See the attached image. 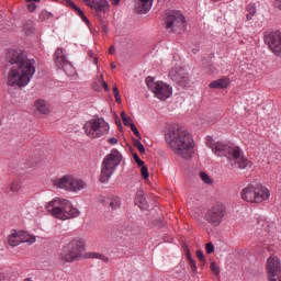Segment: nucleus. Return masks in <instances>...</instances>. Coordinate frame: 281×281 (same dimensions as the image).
Returning <instances> with one entry per match:
<instances>
[{
    "label": "nucleus",
    "instance_id": "f704fd0d",
    "mask_svg": "<svg viewBox=\"0 0 281 281\" xmlns=\"http://www.w3.org/2000/svg\"><path fill=\"white\" fill-rule=\"evenodd\" d=\"M132 133H134V135H136V137H138V139H142V134H139V130H137V126L135 125V123H133L130 126Z\"/></svg>",
    "mask_w": 281,
    "mask_h": 281
},
{
    "label": "nucleus",
    "instance_id": "49530a36",
    "mask_svg": "<svg viewBox=\"0 0 281 281\" xmlns=\"http://www.w3.org/2000/svg\"><path fill=\"white\" fill-rule=\"evenodd\" d=\"M83 2L86 3V5H88V8H93V3L94 1H91V0H83Z\"/></svg>",
    "mask_w": 281,
    "mask_h": 281
},
{
    "label": "nucleus",
    "instance_id": "c756f323",
    "mask_svg": "<svg viewBox=\"0 0 281 281\" xmlns=\"http://www.w3.org/2000/svg\"><path fill=\"white\" fill-rule=\"evenodd\" d=\"M121 117H122L123 124H124L125 126H131V125L134 124V123H133V119H131L130 116H127L125 112H122V113H121Z\"/></svg>",
    "mask_w": 281,
    "mask_h": 281
},
{
    "label": "nucleus",
    "instance_id": "f3484780",
    "mask_svg": "<svg viewBox=\"0 0 281 281\" xmlns=\"http://www.w3.org/2000/svg\"><path fill=\"white\" fill-rule=\"evenodd\" d=\"M71 177L72 175H64L61 177L55 178L53 180V186H55V188H58L59 190H65L66 192H69L71 186Z\"/></svg>",
    "mask_w": 281,
    "mask_h": 281
},
{
    "label": "nucleus",
    "instance_id": "4468645a",
    "mask_svg": "<svg viewBox=\"0 0 281 281\" xmlns=\"http://www.w3.org/2000/svg\"><path fill=\"white\" fill-rule=\"evenodd\" d=\"M22 243H29V245H32L33 243H36V238L27 234L25 231H13L9 236L10 247H19Z\"/></svg>",
    "mask_w": 281,
    "mask_h": 281
},
{
    "label": "nucleus",
    "instance_id": "1a4fd4ad",
    "mask_svg": "<svg viewBox=\"0 0 281 281\" xmlns=\"http://www.w3.org/2000/svg\"><path fill=\"white\" fill-rule=\"evenodd\" d=\"M226 214L227 209L225 207V204L217 203L207 210L205 221L213 227H218L221 223H223Z\"/></svg>",
    "mask_w": 281,
    "mask_h": 281
},
{
    "label": "nucleus",
    "instance_id": "6e6552de",
    "mask_svg": "<svg viewBox=\"0 0 281 281\" xmlns=\"http://www.w3.org/2000/svg\"><path fill=\"white\" fill-rule=\"evenodd\" d=\"M145 82L158 100H168V98H172V87L170 85L164 81H155V78L153 77H147Z\"/></svg>",
    "mask_w": 281,
    "mask_h": 281
},
{
    "label": "nucleus",
    "instance_id": "a878e982",
    "mask_svg": "<svg viewBox=\"0 0 281 281\" xmlns=\"http://www.w3.org/2000/svg\"><path fill=\"white\" fill-rule=\"evenodd\" d=\"M109 205L111 210H120L122 207V199L117 195H111L109 198Z\"/></svg>",
    "mask_w": 281,
    "mask_h": 281
},
{
    "label": "nucleus",
    "instance_id": "3c124183",
    "mask_svg": "<svg viewBox=\"0 0 281 281\" xmlns=\"http://www.w3.org/2000/svg\"><path fill=\"white\" fill-rule=\"evenodd\" d=\"M109 52L110 54H115V47H110Z\"/></svg>",
    "mask_w": 281,
    "mask_h": 281
},
{
    "label": "nucleus",
    "instance_id": "5701e85b",
    "mask_svg": "<svg viewBox=\"0 0 281 281\" xmlns=\"http://www.w3.org/2000/svg\"><path fill=\"white\" fill-rule=\"evenodd\" d=\"M110 8L111 5L109 4V0H99L93 2L91 10H95V12H103V14H106Z\"/></svg>",
    "mask_w": 281,
    "mask_h": 281
},
{
    "label": "nucleus",
    "instance_id": "9d476101",
    "mask_svg": "<svg viewBox=\"0 0 281 281\" xmlns=\"http://www.w3.org/2000/svg\"><path fill=\"white\" fill-rule=\"evenodd\" d=\"M68 202L69 200L67 199L55 198L45 204V210L50 216H54V218H57L58 221H64L66 211L65 204Z\"/></svg>",
    "mask_w": 281,
    "mask_h": 281
},
{
    "label": "nucleus",
    "instance_id": "0eeeda50",
    "mask_svg": "<svg viewBox=\"0 0 281 281\" xmlns=\"http://www.w3.org/2000/svg\"><path fill=\"white\" fill-rule=\"evenodd\" d=\"M111 126L102 117L89 120L83 125L85 135L90 139H100L108 135Z\"/></svg>",
    "mask_w": 281,
    "mask_h": 281
},
{
    "label": "nucleus",
    "instance_id": "6ab92c4d",
    "mask_svg": "<svg viewBox=\"0 0 281 281\" xmlns=\"http://www.w3.org/2000/svg\"><path fill=\"white\" fill-rule=\"evenodd\" d=\"M34 106L37 113H40L41 115H49V113H52V108L45 99H37L34 102Z\"/></svg>",
    "mask_w": 281,
    "mask_h": 281
},
{
    "label": "nucleus",
    "instance_id": "2eb2a0df",
    "mask_svg": "<svg viewBox=\"0 0 281 281\" xmlns=\"http://www.w3.org/2000/svg\"><path fill=\"white\" fill-rule=\"evenodd\" d=\"M265 43L274 56H281V32L273 31L265 35Z\"/></svg>",
    "mask_w": 281,
    "mask_h": 281
},
{
    "label": "nucleus",
    "instance_id": "680f3d73",
    "mask_svg": "<svg viewBox=\"0 0 281 281\" xmlns=\"http://www.w3.org/2000/svg\"><path fill=\"white\" fill-rule=\"evenodd\" d=\"M104 32H106V29H104Z\"/></svg>",
    "mask_w": 281,
    "mask_h": 281
},
{
    "label": "nucleus",
    "instance_id": "bf43d9fd",
    "mask_svg": "<svg viewBox=\"0 0 281 281\" xmlns=\"http://www.w3.org/2000/svg\"><path fill=\"white\" fill-rule=\"evenodd\" d=\"M273 281H281V279L280 280H273Z\"/></svg>",
    "mask_w": 281,
    "mask_h": 281
},
{
    "label": "nucleus",
    "instance_id": "a19ab883",
    "mask_svg": "<svg viewBox=\"0 0 281 281\" xmlns=\"http://www.w3.org/2000/svg\"><path fill=\"white\" fill-rule=\"evenodd\" d=\"M79 16H81L82 21L89 25V19H87V15H85V12L79 11Z\"/></svg>",
    "mask_w": 281,
    "mask_h": 281
},
{
    "label": "nucleus",
    "instance_id": "13d9d810",
    "mask_svg": "<svg viewBox=\"0 0 281 281\" xmlns=\"http://www.w3.org/2000/svg\"><path fill=\"white\" fill-rule=\"evenodd\" d=\"M26 1H32V0H26ZM34 1H41V0H34Z\"/></svg>",
    "mask_w": 281,
    "mask_h": 281
},
{
    "label": "nucleus",
    "instance_id": "8fccbe9b",
    "mask_svg": "<svg viewBox=\"0 0 281 281\" xmlns=\"http://www.w3.org/2000/svg\"><path fill=\"white\" fill-rule=\"evenodd\" d=\"M29 10H36V4H34V3L30 4Z\"/></svg>",
    "mask_w": 281,
    "mask_h": 281
},
{
    "label": "nucleus",
    "instance_id": "72a5a7b5",
    "mask_svg": "<svg viewBox=\"0 0 281 281\" xmlns=\"http://www.w3.org/2000/svg\"><path fill=\"white\" fill-rule=\"evenodd\" d=\"M140 173L145 181L148 180L150 177V173L148 172V167L146 165L140 167Z\"/></svg>",
    "mask_w": 281,
    "mask_h": 281
},
{
    "label": "nucleus",
    "instance_id": "de8ad7c7",
    "mask_svg": "<svg viewBox=\"0 0 281 281\" xmlns=\"http://www.w3.org/2000/svg\"><path fill=\"white\" fill-rule=\"evenodd\" d=\"M274 8H278L279 10H281V0L274 1Z\"/></svg>",
    "mask_w": 281,
    "mask_h": 281
},
{
    "label": "nucleus",
    "instance_id": "ddd939ff",
    "mask_svg": "<svg viewBox=\"0 0 281 281\" xmlns=\"http://www.w3.org/2000/svg\"><path fill=\"white\" fill-rule=\"evenodd\" d=\"M266 271L268 273L269 281L281 280V262L280 258L270 256L267 259Z\"/></svg>",
    "mask_w": 281,
    "mask_h": 281
},
{
    "label": "nucleus",
    "instance_id": "e433bc0d",
    "mask_svg": "<svg viewBox=\"0 0 281 281\" xmlns=\"http://www.w3.org/2000/svg\"><path fill=\"white\" fill-rule=\"evenodd\" d=\"M211 270L213 271V273H215L216 276H218L221 273V270L218 269V266H216V262H211Z\"/></svg>",
    "mask_w": 281,
    "mask_h": 281
},
{
    "label": "nucleus",
    "instance_id": "09e8293b",
    "mask_svg": "<svg viewBox=\"0 0 281 281\" xmlns=\"http://www.w3.org/2000/svg\"><path fill=\"white\" fill-rule=\"evenodd\" d=\"M122 0H111V2L113 3V5H120V2H121Z\"/></svg>",
    "mask_w": 281,
    "mask_h": 281
},
{
    "label": "nucleus",
    "instance_id": "4c0bfd02",
    "mask_svg": "<svg viewBox=\"0 0 281 281\" xmlns=\"http://www.w3.org/2000/svg\"><path fill=\"white\" fill-rule=\"evenodd\" d=\"M68 4L70 5V8H72V10H76V12H78V14H80V12H82V10H80V8H78V5H76L74 3V1H68Z\"/></svg>",
    "mask_w": 281,
    "mask_h": 281
},
{
    "label": "nucleus",
    "instance_id": "4d7b16f0",
    "mask_svg": "<svg viewBox=\"0 0 281 281\" xmlns=\"http://www.w3.org/2000/svg\"><path fill=\"white\" fill-rule=\"evenodd\" d=\"M125 236H131V233H123Z\"/></svg>",
    "mask_w": 281,
    "mask_h": 281
},
{
    "label": "nucleus",
    "instance_id": "c03bdc74",
    "mask_svg": "<svg viewBox=\"0 0 281 281\" xmlns=\"http://www.w3.org/2000/svg\"><path fill=\"white\" fill-rule=\"evenodd\" d=\"M108 143L111 144V146H115V144H117V138L115 137L109 138Z\"/></svg>",
    "mask_w": 281,
    "mask_h": 281
},
{
    "label": "nucleus",
    "instance_id": "b1692460",
    "mask_svg": "<svg viewBox=\"0 0 281 281\" xmlns=\"http://www.w3.org/2000/svg\"><path fill=\"white\" fill-rule=\"evenodd\" d=\"M211 89H227L229 87V78L224 77L210 83Z\"/></svg>",
    "mask_w": 281,
    "mask_h": 281
},
{
    "label": "nucleus",
    "instance_id": "f257e3e1",
    "mask_svg": "<svg viewBox=\"0 0 281 281\" xmlns=\"http://www.w3.org/2000/svg\"><path fill=\"white\" fill-rule=\"evenodd\" d=\"M11 67L7 75V86L23 89L32 82L36 74V60L25 57L23 50H10L8 54Z\"/></svg>",
    "mask_w": 281,
    "mask_h": 281
},
{
    "label": "nucleus",
    "instance_id": "79ce46f5",
    "mask_svg": "<svg viewBox=\"0 0 281 281\" xmlns=\"http://www.w3.org/2000/svg\"><path fill=\"white\" fill-rule=\"evenodd\" d=\"M186 258H187L188 262H192V260H194V259H192V254H190L189 249H187Z\"/></svg>",
    "mask_w": 281,
    "mask_h": 281
},
{
    "label": "nucleus",
    "instance_id": "37998d69",
    "mask_svg": "<svg viewBox=\"0 0 281 281\" xmlns=\"http://www.w3.org/2000/svg\"><path fill=\"white\" fill-rule=\"evenodd\" d=\"M186 258H187L188 262H192V260H194V259H192V254H190L189 249H187Z\"/></svg>",
    "mask_w": 281,
    "mask_h": 281
},
{
    "label": "nucleus",
    "instance_id": "603ef678",
    "mask_svg": "<svg viewBox=\"0 0 281 281\" xmlns=\"http://www.w3.org/2000/svg\"><path fill=\"white\" fill-rule=\"evenodd\" d=\"M3 280H5V273L0 274V281H3Z\"/></svg>",
    "mask_w": 281,
    "mask_h": 281
},
{
    "label": "nucleus",
    "instance_id": "20e7f679",
    "mask_svg": "<svg viewBox=\"0 0 281 281\" xmlns=\"http://www.w3.org/2000/svg\"><path fill=\"white\" fill-rule=\"evenodd\" d=\"M239 195L245 203L260 205L271 199V191L265 184L249 183L240 190Z\"/></svg>",
    "mask_w": 281,
    "mask_h": 281
},
{
    "label": "nucleus",
    "instance_id": "dca6fc26",
    "mask_svg": "<svg viewBox=\"0 0 281 281\" xmlns=\"http://www.w3.org/2000/svg\"><path fill=\"white\" fill-rule=\"evenodd\" d=\"M169 78L180 85V87H187L188 82H190V75L182 67L172 68L169 71Z\"/></svg>",
    "mask_w": 281,
    "mask_h": 281
},
{
    "label": "nucleus",
    "instance_id": "393cba45",
    "mask_svg": "<svg viewBox=\"0 0 281 281\" xmlns=\"http://www.w3.org/2000/svg\"><path fill=\"white\" fill-rule=\"evenodd\" d=\"M102 88L105 91H109V83H106V81H104V77L101 75L97 81L93 85V89L94 91H102Z\"/></svg>",
    "mask_w": 281,
    "mask_h": 281
},
{
    "label": "nucleus",
    "instance_id": "7c9ffc66",
    "mask_svg": "<svg viewBox=\"0 0 281 281\" xmlns=\"http://www.w3.org/2000/svg\"><path fill=\"white\" fill-rule=\"evenodd\" d=\"M10 190L11 192H19L21 190V181L19 180L12 181L10 186Z\"/></svg>",
    "mask_w": 281,
    "mask_h": 281
},
{
    "label": "nucleus",
    "instance_id": "c85d7f7f",
    "mask_svg": "<svg viewBox=\"0 0 281 281\" xmlns=\"http://www.w3.org/2000/svg\"><path fill=\"white\" fill-rule=\"evenodd\" d=\"M89 258H94L97 260H102V262H109V257L99 254V252H91Z\"/></svg>",
    "mask_w": 281,
    "mask_h": 281
},
{
    "label": "nucleus",
    "instance_id": "c9c22d12",
    "mask_svg": "<svg viewBox=\"0 0 281 281\" xmlns=\"http://www.w3.org/2000/svg\"><path fill=\"white\" fill-rule=\"evenodd\" d=\"M133 158H134V161H136V164H137V166H138L139 168L146 166V165H144V160L139 159V156H138L137 154H134V155H133Z\"/></svg>",
    "mask_w": 281,
    "mask_h": 281
},
{
    "label": "nucleus",
    "instance_id": "a211bd4d",
    "mask_svg": "<svg viewBox=\"0 0 281 281\" xmlns=\"http://www.w3.org/2000/svg\"><path fill=\"white\" fill-rule=\"evenodd\" d=\"M64 205L66 211L64 213L63 221H71V218H78V216H80V210L76 207L71 201L68 200V203Z\"/></svg>",
    "mask_w": 281,
    "mask_h": 281
},
{
    "label": "nucleus",
    "instance_id": "ea45409f",
    "mask_svg": "<svg viewBox=\"0 0 281 281\" xmlns=\"http://www.w3.org/2000/svg\"><path fill=\"white\" fill-rule=\"evenodd\" d=\"M189 267L193 273H196V262L194 260L189 261Z\"/></svg>",
    "mask_w": 281,
    "mask_h": 281
},
{
    "label": "nucleus",
    "instance_id": "bb28decb",
    "mask_svg": "<svg viewBox=\"0 0 281 281\" xmlns=\"http://www.w3.org/2000/svg\"><path fill=\"white\" fill-rule=\"evenodd\" d=\"M257 8H256V3H250L247 5V15L246 19L247 21H251L254 19V16H256V12H257Z\"/></svg>",
    "mask_w": 281,
    "mask_h": 281
},
{
    "label": "nucleus",
    "instance_id": "aec40b11",
    "mask_svg": "<svg viewBox=\"0 0 281 281\" xmlns=\"http://www.w3.org/2000/svg\"><path fill=\"white\" fill-rule=\"evenodd\" d=\"M85 188H87V182H85V180L72 175L70 178L69 192H80L85 190Z\"/></svg>",
    "mask_w": 281,
    "mask_h": 281
},
{
    "label": "nucleus",
    "instance_id": "4be33fe9",
    "mask_svg": "<svg viewBox=\"0 0 281 281\" xmlns=\"http://www.w3.org/2000/svg\"><path fill=\"white\" fill-rule=\"evenodd\" d=\"M134 203L135 205H138L140 210H146V207H148V201H146V194L144 193V190H138L136 192Z\"/></svg>",
    "mask_w": 281,
    "mask_h": 281
},
{
    "label": "nucleus",
    "instance_id": "6e6d98bb",
    "mask_svg": "<svg viewBox=\"0 0 281 281\" xmlns=\"http://www.w3.org/2000/svg\"><path fill=\"white\" fill-rule=\"evenodd\" d=\"M100 202H101V203H104V198H101V199H100Z\"/></svg>",
    "mask_w": 281,
    "mask_h": 281
},
{
    "label": "nucleus",
    "instance_id": "9b49d317",
    "mask_svg": "<svg viewBox=\"0 0 281 281\" xmlns=\"http://www.w3.org/2000/svg\"><path fill=\"white\" fill-rule=\"evenodd\" d=\"M166 27L181 34L186 30V18L181 12L170 11L166 16Z\"/></svg>",
    "mask_w": 281,
    "mask_h": 281
},
{
    "label": "nucleus",
    "instance_id": "864d4df0",
    "mask_svg": "<svg viewBox=\"0 0 281 281\" xmlns=\"http://www.w3.org/2000/svg\"><path fill=\"white\" fill-rule=\"evenodd\" d=\"M111 67H112V69H117V66L115 65V63H112Z\"/></svg>",
    "mask_w": 281,
    "mask_h": 281
},
{
    "label": "nucleus",
    "instance_id": "f03ea898",
    "mask_svg": "<svg viewBox=\"0 0 281 281\" xmlns=\"http://www.w3.org/2000/svg\"><path fill=\"white\" fill-rule=\"evenodd\" d=\"M167 143L182 159H192L194 156V138L183 126H178L166 134Z\"/></svg>",
    "mask_w": 281,
    "mask_h": 281
},
{
    "label": "nucleus",
    "instance_id": "2f4dec72",
    "mask_svg": "<svg viewBox=\"0 0 281 281\" xmlns=\"http://www.w3.org/2000/svg\"><path fill=\"white\" fill-rule=\"evenodd\" d=\"M113 94L117 104H122V95H120V90L117 89V86L113 87Z\"/></svg>",
    "mask_w": 281,
    "mask_h": 281
},
{
    "label": "nucleus",
    "instance_id": "412c9836",
    "mask_svg": "<svg viewBox=\"0 0 281 281\" xmlns=\"http://www.w3.org/2000/svg\"><path fill=\"white\" fill-rule=\"evenodd\" d=\"M155 0H138L136 4V10L139 14H148L153 8V2Z\"/></svg>",
    "mask_w": 281,
    "mask_h": 281
},
{
    "label": "nucleus",
    "instance_id": "a18cd8bd",
    "mask_svg": "<svg viewBox=\"0 0 281 281\" xmlns=\"http://www.w3.org/2000/svg\"><path fill=\"white\" fill-rule=\"evenodd\" d=\"M196 258H199L200 260H204L203 250H198L196 251Z\"/></svg>",
    "mask_w": 281,
    "mask_h": 281
},
{
    "label": "nucleus",
    "instance_id": "5fc2aeb1",
    "mask_svg": "<svg viewBox=\"0 0 281 281\" xmlns=\"http://www.w3.org/2000/svg\"><path fill=\"white\" fill-rule=\"evenodd\" d=\"M94 65H98V58H94Z\"/></svg>",
    "mask_w": 281,
    "mask_h": 281
},
{
    "label": "nucleus",
    "instance_id": "39448f33",
    "mask_svg": "<svg viewBox=\"0 0 281 281\" xmlns=\"http://www.w3.org/2000/svg\"><path fill=\"white\" fill-rule=\"evenodd\" d=\"M122 161H124V156L116 148L111 149V151L103 158L101 162V183H106L109 179L115 175V170L120 168Z\"/></svg>",
    "mask_w": 281,
    "mask_h": 281
},
{
    "label": "nucleus",
    "instance_id": "052dcab7",
    "mask_svg": "<svg viewBox=\"0 0 281 281\" xmlns=\"http://www.w3.org/2000/svg\"><path fill=\"white\" fill-rule=\"evenodd\" d=\"M212 1H218V0H212Z\"/></svg>",
    "mask_w": 281,
    "mask_h": 281
},
{
    "label": "nucleus",
    "instance_id": "58836bf2",
    "mask_svg": "<svg viewBox=\"0 0 281 281\" xmlns=\"http://www.w3.org/2000/svg\"><path fill=\"white\" fill-rule=\"evenodd\" d=\"M206 252L214 254V244H212V243L206 244Z\"/></svg>",
    "mask_w": 281,
    "mask_h": 281
},
{
    "label": "nucleus",
    "instance_id": "7ed1b4c3",
    "mask_svg": "<svg viewBox=\"0 0 281 281\" xmlns=\"http://www.w3.org/2000/svg\"><path fill=\"white\" fill-rule=\"evenodd\" d=\"M206 146L211 148L216 157H226L228 164L233 168L245 170V168L249 166V159L243 155V149H240V147H232L224 142H216L211 136L206 138Z\"/></svg>",
    "mask_w": 281,
    "mask_h": 281
},
{
    "label": "nucleus",
    "instance_id": "423d86ee",
    "mask_svg": "<svg viewBox=\"0 0 281 281\" xmlns=\"http://www.w3.org/2000/svg\"><path fill=\"white\" fill-rule=\"evenodd\" d=\"M87 249V241L81 237L72 238L61 250L59 259L61 262H75L80 260Z\"/></svg>",
    "mask_w": 281,
    "mask_h": 281
},
{
    "label": "nucleus",
    "instance_id": "cd10ccee",
    "mask_svg": "<svg viewBox=\"0 0 281 281\" xmlns=\"http://www.w3.org/2000/svg\"><path fill=\"white\" fill-rule=\"evenodd\" d=\"M139 139H142V138L134 139V146H135V148H137V150L140 155H145L146 148L144 147V144H142V140H139Z\"/></svg>",
    "mask_w": 281,
    "mask_h": 281
},
{
    "label": "nucleus",
    "instance_id": "f8f14e48",
    "mask_svg": "<svg viewBox=\"0 0 281 281\" xmlns=\"http://www.w3.org/2000/svg\"><path fill=\"white\" fill-rule=\"evenodd\" d=\"M55 65L57 69H61L69 78H74V76H76V68L74 67V65H71V63H69V60H67V56H65V49H56Z\"/></svg>",
    "mask_w": 281,
    "mask_h": 281
},
{
    "label": "nucleus",
    "instance_id": "473e14b6",
    "mask_svg": "<svg viewBox=\"0 0 281 281\" xmlns=\"http://www.w3.org/2000/svg\"><path fill=\"white\" fill-rule=\"evenodd\" d=\"M200 178L203 182L207 183L209 186H212V178L205 171L200 172Z\"/></svg>",
    "mask_w": 281,
    "mask_h": 281
}]
</instances>
